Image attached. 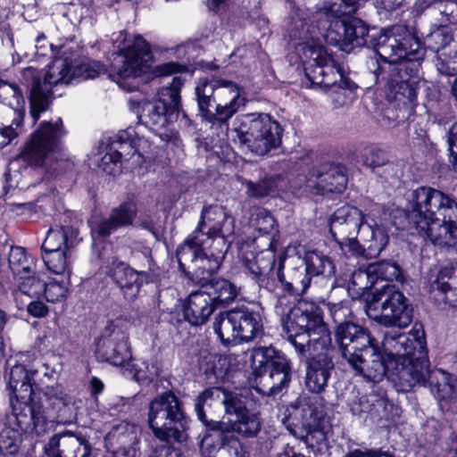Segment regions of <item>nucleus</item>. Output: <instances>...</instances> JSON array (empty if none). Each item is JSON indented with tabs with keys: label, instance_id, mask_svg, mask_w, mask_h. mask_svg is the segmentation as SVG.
Wrapping results in <instances>:
<instances>
[{
	"label": "nucleus",
	"instance_id": "f257e3e1",
	"mask_svg": "<svg viewBox=\"0 0 457 457\" xmlns=\"http://www.w3.org/2000/svg\"><path fill=\"white\" fill-rule=\"evenodd\" d=\"M287 340L301 361L306 364L305 386L312 393L322 392L328 385L334 362L330 331L320 310L314 306L289 307L284 322Z\"/></svg>",
	"mask_w": 457,
	"mask_h": 457
},
{
	"label": "nucleus",
	"instance_id": "f03ea898",
	"mask_svg": "<svg viewBox=\"0 0 457 457\" xmlns=\"http://www.w3.org/2000/svg\"><path fill=\"white\" fill-rule=\"evenodd\" d=\"M375 41V51L383 62L370 58L367 62L368 69L376 81L380 77L386 81L398 107H403L410 115L416 105L417 87L416 82L408 76V67L403 61L419 62L423 59L425 51L420 41L402 25L382 32Z\"/></svg>",
	"mask_w": 457,
	"mask_h": 457
},
{
	"label": "nucleus",
	"instance_id": "7ed1b4c3",
	"mask_svg": "<svg viewBox=\"0 0 457 457\" xmlns=\"http://www.w3.org/2000/svg\"><path fill=\"white\" fill-rule=\"evenodd\" d=\"M253 395L249 390L229 392L220 387L203 391L195 400L198 420L208 428L201 444L203 449L212 447V434L220 430L235 431L241 438L256 437L262 430L261 412L252 408Z\"/></svg>",
	"mask_w": 457,
	"mask_h": 457
},
{
	"label": "nucleus",
	"instance_id": "20e7f679",
	"mask_svg": "<svg viewBox=\"0 0 457 457\" xmlns=\"http://www.w3.org/2000/svg\"><path fill=\"white\" fill-rule=\"evenodd\" d=\"M409 202L411 219L434 245L457 246V202L429 187L413 190Z\"/></svg>",
	"mask_w": 457,
	"mask_h": 457
},
{
	"label": "nucleus",
	"instance_id": "39448f33",
	"mask_svg": "<svg viewBox=\"0 0 457 457\" xmlns=\"http://www.w3.org/2000/svg\"><path fill=\"white\" fill-rule=\"evenodd\" d=\"M382 348L395 363V380L399 390L410 391L426 380L428 359L423 329L414 328L409 333L387 331Z\"/></svg>",
	"mask_w": 457,
	"mask_h": 457
},
{
	"label": "nucleus",
	"instance_id": "423d86ee",
	"mask_svg": "<svg viewBox=\"0 0 457 457\" xmlns=\"http://www.w3.org/2000/svg\"><path fill=\"white\" fill-rule=\"evenodd\" d=\"M79 403L75 397L67 395L59 384L46 386L39 394L37 402L31 405H14V414L18 427L25 432L43 435L48 422H72L77 418Z\"/></svg>",
	"mask_w": 457,
	"mask_h": 457
},
{
	"label": "nucleus",
	"instance_id": "0eeeda50",
	"mask_svg": "<svg viewBox=\"0 0 457 457\" xmlns=\"http://www.w3.org/2000/svg\"><path fill=\"white\" fill-rule=\"evenodd\" d=\"M369 331L360 325L342 326L337 335L341 357L358 374L378 382L386 370L381 352Z\"/></svg>",
	"mask_w": 457,
	"mask_h": 457
},
{
	"label": "nucleus",
	"instance_id": "6e6552de",
	"mask_svg": "<svg viewBox=\"0 0 457 457\" xmlns=\"http://www.w3.org/2000/svg\"><path fill=\"white\" fill-rule=\"evenodd\" d=\"M120 54L113 66L112 79L127 91L136 87L127 85L126 81L139 78L149 71L155 77L168 76L180 72L183 67L176 62H165L153 68L154 55L149 45L141 36L125 38L119 46Z\"/></svg>",
	"mask_w": 457,
	"mask_h": 457
},
{
	"label": "nucleus",
	"instance_id": "1a4fd4ad",
	"mask_svg": "<svg viewBox=\"0 0 457 457\" xmlns=\"http://www.w3.org/2000/svg\"><path fill=\"white\" fill-rule=\"evenodd\" d=\"M62 120L58 118L54 121H42L32 132L22 151L15 162L25 166H46L54 160L58 173L71 171L74 162L69 159H58L63 150V138L67 135Z\"/></svg>",
	"mask_w": 457,
	"mask_h": 457
},
{
	"label": "nucleus",
	"instance_id": "9d476101",
	"mask_svg": "<svg viewBox=\"0 0 457 457\" xmlns=\"http://www.w3.org/2000/svg\"><path fill=\"white\" fill-rule=\"evenodd\" d=\"M282 133V127L270 114L250 112L237 116L232 128L224 134L235 144L264 155L280 145Z\"/></svg>",
	"mask_w": 457,
	"mask_h": 457
},
{
	"label": "nucleus",
	"instance_id": "9b49d317",
	"mask_svg": "<svg viewBox=\"0 0 457 457\" xmlns=\"http://www.w3.org/2000/svg\"><path fill=\"white\" fill-rule=\"evenodd\" d=\"M73 61L66 56L55 58L44 75L32 66L21 70L20 82L29 88L30 115L36 122L52 101V87L71 83L74 79Z\"/></svg>",
	"mask_w": 457,
	"mask_h": 457
},
{
	"label": "nucleus",
	"instance_id": "f8f14e48",
	"mask_svg": "<svg viewBox=\"0 0 457 457\" xmlns=\"http://www.w3.org/2000/svg\"><path fill=\"white\" fill-rule=\"evenodd\" d=\"M148 423L154 436L162 442H183L187 438V418L172 392H165L150 402Z\"/></svg>",
	"mask_w": 457,
	"mask_h": 457
},
{
	"label": "nucleus",
	"instance_id": "ddd939ff",
	"mask_svg": "<svg viewBox=\"0 0 457 457\" xmlns=\"http://www.w3.org/2000/svg\"><path fill=\"white\" fill-rule=\"evenodd\" d=\"M256 384L259 392L265 395H275L287 387L291 381V362L273 347H259L254 350Z\"/></svg>",
	"mask_w": 457,
	"mask_h": 457
},
{
	"label": "nucleus",
	"instance_id": "4468645a",
	"mask_svg": "<svg viewBox=\"0 0 457 457\" xmlns=\"http://www.w3.org/2000/svg\"><path fill=\"white\" fill-rule=\"evenodd\" d=\"M313 33L314 27H312L311 30L310 26L300 18H293V28L289 33L290 40H299L294 46L295 51L303 52L305 59L307 57L315 58L320 63H325L324 79L320 87L328 91L337 87L338 84H342L345 80H348V79L344 77L340 67L328 54L325 48L314 41Z\"/></svg>",
	"mask_w": 457,
	"mask_h": 457
},
{
	"label": "nucleus",
	"instance_id": "2eb2a0df",
	"mask_svg": "<svg viewBox=\"0 0 457 457\" xmlns=\"http://www.w3.org/2000/svg\"><path fill=\"white\" fill-rule=\"evenodd\" d=\"M215 237L208 233V229L199 220L195 229L187 236L185 241L177 249V258L179 265L182 270L187 268L193 270L197 276H202L204 279V273L208 275L214 271H209L202 267L208 265L205 262H210L212 258L211 251H216Z\"/></svg>",
	"mask_w": 457,
	"mask_h": 457
},
{
	"label": "nucleus",
	"instance_id": "dca6fc26",
	"mask_svg": "<svg viewBox=\"0 0 457 457\" xmlns=\"http://www.w3.org/2000/svg\"><path fill=\"white\" fill-rule=\"evenodd\" d=\"M380 312L371 304L367 309L368 316L386 327L407 328L412 321L413 308L408 298L394 286L383 287L380 295Z\"/></svg>",
	"mask_w": 457,
	"mask_h": 457
},
{
	"label": "nucleus",
	"instance_id": "f3484780",
	"mask_svg": "<svg viewBox=\"0 0 457 457\" xmlns=\"http://www.w3.org/2000/svg\"><path fill=\"white\" fill-rule=\"evenodd\" d=\"M200 221L215 237L216 251H211L212 260L202 267L209 271H217L228 251L226 237L234 233V218L220 205H211L202 211Z\"/></svg>",
	"mask_w": 457,
	"mask_h": 457
},
{
	"label": "nucleus",
	"instance_id": "a211bd4d",
	"mask_svg": "<svg viewBox=\"0 0 457 457\" xmlns=\"http://www.w3.org/2000/svg\"><path fill=\"white\" fill-rule=\"evenodd\" d=\"M183 80L174 77L169 87H164L158 92V99L146 103L140 116L143 123L153 130L164 128L179 112L180 107V89Z\"/></svg>",
	"mask_w": 457,
	"mask_h": 457
},
{
	"label": "nucleus",
	"instance_id": "6ab92c4d",
	"mask_svg": "<svg viewBox=\"0 0 457 457\" xmlns=\"http://www.w3.org/2000/svg\"><path fill=\"white\" fill-rule=\"evenodd\" d=\"M363 221L362 212L354 206L345 205L338 208L333 214L329 230L334 239L341 245L347 246L352 252L359 251V241L356 236L361 232Z\"/></svg>",
	"mask_w": 457,
	"mask_h": 457
},
{
	"label": "nucleus",
	"instance_id": "aec40b11",
	"mask_svg": "<svg viewBox=\"0 0 457 457\" xmlns=\"http://www.w3.org/2000/svg\"><path fill=\"white\" fill-rule=\"evenodd\" d=\"M216 88V115L218 116L219 130L228 132V121L245 104L242 96L243 89L235 82L223 79H215Z\"/></svg>",
	"mask_w": 457,
	"mask_h": 457
},
{
	"label": "nucleus",
	"instance_id": "412c9836",
	"mask_svg": "<svg viewBox=\"0 0 457 457\" xmlns=\"http://www.w3.org/2000/svg\"><path fill=\"white\" fill-rule=\"evenodd\" d=\"M37 370L27 369L21 363L14 364L5 375L8 389L11 391L10 407L11 420L18 426V421L14 414V405L26 404L31 405L33 402H37L36 396L32 397V380Z\"/></svg>",
	"mask_w": 457,
	"mask_h": 457
},
{
	"label": "nucleus",
	"instance_id": "4be33fe9",
	"mask_svg": "<svg viewBox=\"0 0 457 457\" xmlns=\"http://www.w3.org/2000/svg\"><path fill=\"white\" fill-rule=\"evenodd\" d=\"M96 354L112 365H123L131 358L127 334L112 324L108 325L97 341Z\"/></svg>",
	"mask_w": 457,
	"mask_h": 457
},
{
	"label": "nucleus",
	"instance_id": "5701e85b",
	"mask_svg": "<svg viewBox=\"0 0 457 457\" xmlns=\"http://www.w3.org/2000/svg\"><path fill=\"white\" fill-rule=\"evenodd\" d=\"M104 272L120 288L124 298L133 301L138 295L146 273L138 272L126 262L112 257L104 266Z\"/></svg>",
	"mask_w": 457,
	"mask_h": 457
},
{
	"label": "nucleus",
	"instance_id": "b1692460",
	"mask_svg": "<svg viewBox=\"0 0 457 457\" xmlns=\"http://www.w3.org/2000/svg\"><path fill=\"white\" fill-rule=\"evenodd\" d=\"M45 451L47 457H90L92 447L82 435L67 431L53 436Z\"/></svg>",
	"mask_w": 457,
	"mask_h": 457
},
{
	"label": "nucleus",
	"instance_id": "393cba45",
	"mask_svg": "<svg viewBox=\"0 0 457 457\" xmlns=\"http://www.w3.org/2000/svg\"><path fill=\"white\" fill-rule=\"evenodd\" d=\"M347 184L345 168L340 165L324 163L313 170L308 179V187L316 194L341 193Z\"/></svg>",
	"mask_w": 457,
	"mask_h": 457
},
{
	"label": "nucleus",
	"instance_id": "a878e982",
	"mask_svg": "<svg viewBox=\"0 0 457 457\" xmlns=\"http://www.w3.org/2000/svg\"><path fill=\"white\" fill-rule=\"evenodd\" d=\"M292 416L295 420H299L304 430V434L299 436L301 439L307 438L312 433L320 432L323 414L316 397H299L293 405Z\"/></svg>",
	"mask_w": 457,
	"mask_h": 457
},
{
	"label": "nucleus",
	"instance_id": "bb28decb",
	"mask_svg": "<svg viewBox=\"0 0 457 457\" xmlns=\"http://www.w3.org/2000/svg\"><path fill=\"white\" fill-rule=\"evenodd\" d=\"M217 85L214 78L200 79L195 87V100L199 114L202 120L210 124L211 129H219L218 116L216 115V108L214 111L211 109L214 104H217L216 88Z\"/></svg>",
	"mask_w": 457,
	"mask_h": 457
},
{
	"label": "nucleus",
	"instance_id": "cd10ccee",
	"mask_svg": "<svg viewBox=\"0 0 457 457\" xmlns=\"http://www.w3.org/2000/svg\"><path fill=\"white\" fill-rule=\"evenodd\" d=\"M214 308L212 298L202 286L187 298L183 309L184 317L192 325H202L207 321Z\"/></svg>",
	"mask_w": 457,
	"mask_h": 457
},
{
	"label": "nucleus",
	"instance_id": "c85d7f7f",
	"mask_svg": "<svg viewBox=\"0 0 457 457\" xmlns=\"http://www.w3.org/2000/svg\"><path fill=\"white\" fill-rule=\"evenodd\" d=\"M283 262L284 260L281 259L278 263L277 271L278 279L285 286V288L289 293L297 295L304 294L312 279L303 262L300 261L299 265L288 269L286 273L283 271Z\"/></svg>",
	"mask_w": 457,
	"mask_h": 457
},
{
	"label": "nucleus",
	"instance_id": "c756f323",
	"mask_svg": "<svg viewBox=\"0 0 457 457\" xmlns=\"http://www.w3.org/2000/svg\"><path fill=\"white\" fill-rule=\"evenodd\" d=\"M202 286L215 306H227L237 301L241 294V287L221 278H212Z\"/></svg>",
	"mask_w": 457,
	"mask_h": 457
},
{
	"label": "nucleus",
	"instance_id": "7c9ffc66",
	"mask_svg": "<svg viewBox=\"0 0 457 457\" xmlns=\"http://www.w3.org/2000/svg\"><path fill=\"white\" fill-rule=\"evenodd\" d=\"M359 236L361 245L359 243V251L353 253H363L365 256L370 258L377 257L388 242V236L381 228L369 223L362 225L361 232Z\"/></svg>",
	"mask_w": 457,
	"mask_h": 457
},
{
	"label": "nucleus",
	"instance_id": "2f4dec72",
	"mask_svg": "<svg viewBox=\"0 0 457 457\" xmlns=\"http://www.w3.org/2000/svg\"><path fill=\"white\" fill-rule=\"evenodd\" d=\"M129 131H121L116 136V140L109 146L108 151L104 154L99 162V168L107 174L114 175L120 171L122 152L125 147L132 145Z\"/></svg>",
	"mask_w": 457,
	"mask_h": 457
},
{
	"label": "nucleus",
	"instance_id": "473e14b6",
	"mask_svg": "<svg viewBox=\"0 0 457 457\" xmlns=\"http://www.w3.org/2000/svg\"><path fill=\"white\" fill-rule=\"evenodd\" d=\"M238 342L253 340L262 330V325L259 313L246 307L235 308Z\"/></svg>",
	"mask_w": 457,
	"mask_h": 457
},
{
	"label": "nucleus",
	"instance_id": "72a5a7b5",
	"mask_svg": "<svg viewBox=\"0 0 457 457\" xmlns=\"http://www.w3.org/2000/svg\"><path fill=\"white\" fill-rule=\"evenodd\" d=\"M78 236V230L71 226H55L51 228L42 244L43 252L68 250L72 247Z\"/></svg>",
	"mask_w": 457,
	"mask_h": 457
},
{
	"label": "nucleus",
	"instance_id": "f704fd0d",
	"mask_svg": "<svg viewBox=\"0 0 457 457\" xmlns=\"http://www.w3.org/2000/svg\"><path fill=\"white\" fill-rule=\"evenodd\" d=\"M236 310L221 312L214 318L212 327L215 334L224 345H230L238 343L236 323Z\"/></svg>",
	"mask_w": 457,
	"mask_h": 457
},
{
	"label": "nucleus",
	"instance_id": "c9c22d12",
	"mask_svg": "<svg viewBox=\"0 0 457 457\" xmlns=\"http://www.w3.org/2000/svg\"><path fill=\"white\" fill-rule=\"evenodd\" d=\"M427 382L429 384L431 393L438 402L448 401L453 397L454 386L449 373L442 370H430L428 369L426 380L419 385L424 386Z\"/></svg>",
	"mask_w": 457,
	"mask_h": 457
},
{
	"label": "nucleus",
	"instance_id": "e433bc0d",
	"mask_svg": "<svg viewBox=\"0 0 457 457\" xmlns=\"http://www.w3.org/2000/svg\"><path fill=\"white\" fill-rule=\"evenodd\" d=\"M270 247L271 243L270 242L269 248L261 251L253 260L245 261V267L259 282H263L273 271L276 263V254Z\"/></svg>",
	"mask_w": 457,
	"mask_h": 457
},
{
	"label": "nucleus",
	"instance_id": "4c0bfd02",
	"mask_svg": "<svg viewBox=\"0 0 457 457\" xmlns=\"http://www.w3.org/2000/svg\"><path fill=\"white\" fill-rule=\"evenodd\" d=\"M220 441L214 457H249L246 446L240 440V436H236L235 431L220 430L215 432Z\"/></svg>",
	"mask_w": 457,
	"mask_h": 457
},
{
	"label": "nucleus",
	"instance_id": "58836bf2",
	"mask_svg": "<svg viewBox=\"0 0 457 457\" xmlns=\"http://www.w3.org/2000/svg\"><path fill=\"white\" fill-rule=\"evenodd\" d=\"M433 287L445 295V302L453 307H457V265L442 268L434 281Z\"/></svg>",
	"mask_w": 457,
	"mask_h": 457
},
{
	"label": "nucleus",
	"instance_id": "ea45409f",
	"mask_svg": "<svg viewBox=\"0 0 457 457\" xmlns=\"http://www.w3.org/2000/svg\"><path fill=\"white\" fill-rule=\"evenodd\" d=\"M14 279L16 289L13 295L17 303L21 302L22 296L37 298L43 294L44 281L36 277L33 270L31 273L20 275Z\"/></svg>",
	"mask_w": 457,
	"mask_h": 457
},
{
	"label": "nucleus",
	"instance_id": "a19ab883",
	"mask_svg": "<svg viewBox=\"0 0 457 457\" xmlns=\"http://www.w3.org/2000/svg\"><path fill=\"white\" fill-rule=\"evenodd\" d=\"M303 262L312 279L320 276L330 277L335 272L331 260L320 252H308Z\"/></svg>",
	"mask_w": 457,
	"mask_h": 457
},
{
	"label": "nucleus",
	"instance_id": "79ce46f5",
	"mask_svg": "<svg viewBox=\"0 0 457 457\" xmlns=\"http://www.w3.org/2000/svg\"><path fill=\"white\" fill-rule=\"evenodd\" d=\"M337 23H340V27L343 29L345 41L356 46L367 44L366 37L369 35V29L361 19L348 18L338 21Z\"/></svg>",
	"mask_w": 457,
	"mask_h": 457
},
{
	"label": "nucleus",
	"instance_id": "37998d69",
	"mask_svg": "<svg viewBox=\"0 0 457 457\" xmlns=\"http://www.w3.org/2000/svg\"><path fill=\"white\" fill-rule=\"evenodd\" d=\"M9 423L13 427L10 429H4L0 433V453L4 456H13L18 453L21 445V436L20 432L22 430L11 420L9 416ZM23 433H26L23 431ZM30 434L29 432H27Z\"/></svg>",
	"mask_w": 457,
	"mask_h": 457
},
{
	"label": "nucleus",
	"instance_id": "c03bdc74",
	"mask_svg": "<svg viewBox=\"0 0 457 457\" xmlns=\"http://www.w3.org/2000/svg\"><path fill=\"white\" fill-rule=\"evenodd\" d=\"M370 272L374 273L376 282L378 279L386 281H403L402 270L395 262L380 261L370 263Z\"/></svg>",
	"mask_w": 457,
	"mask_h": 457
},
{
	"label": "nucleus",
	"instance_id": "a18cd8bd",
	"mask_svg": "<svg viewBox=\"0 0 457 457\" xmlns=\"http://www.w3.org/2000/svg\"><path fill=\"white\" fill-rule=\"evenodd\" d=\"M249 226L261 235H271L275 231V220L269 211L253 207L250 210Z\"/></svg>",
	"mask_w": 457,
	"mask_h": 457
},
{
	"label": "nucleus",
	"instance_id": "49530a36",
	"mask_svg": "<svg viewBox=\"0 0 457 457\" xmlns=\"http://www.w3.org/2000/svg\"><path fill=\"white\" fill-rule=\"evenodd\" d=\"M8 263L13 274V278L22 274L31 273L32 261L27 255L25 249L21 246L11 247Z\"/></svg>",
	"mask_w": 457,
	"mask_h": 457
},
{
	"label": "nucleus",
	"instance_id": "de8ad7c7",
	"mask_svg": "<svg viewBox=\"0 0 457 457\" xmlns=\"http://www.w3.org/2000/svg\"><path fill=\"white\" fill-rule=\"evenodd\" d=\"M137 213L135 202L128 200L121 203L119 206L112 208L109 214L120 228L133 225Z\"/></svg>",
	"mask_w": 457,
	"mask_h": 457
},
{
	"label": "nucleus",
	"instance_id": "09e8293b",
	"mask_svg": "<svg viewBox=\"0 0 457 457\" xmlns=\"http://www.w3.org/2000/svg\"><path fill=\"white\" fill-rule=\"evenodd\" d=\"M374 273L370 272V264L366 269H358L352 273L349 281V289H353L358 295L372 287L376 284Z\"/></svg>",
	"mask_w": 457,
	"mask_h": 457
},
{
	"label": "nucleus",
	"instance_id": "8fccbe9b",
	"mask_svg": "<svg viewBox=\"0 0 457 457\" xmlns=\"http://www.w3.org/2000/svg\"><path fill=\"white\" fill-rule=\"evenodd\" d=\"M299 58L304 63L305 75L310 83L313 86L321 87L325 73V63H320L315 58H304L303 52L296 51Z\"/></svg>",
	"mask_w": 457,
	"mask_h": 457
},
{
	"label": "nucleus",
	"instance_id": "3c124183",
	"mask_svg": "<svg viewBox=\"0 0 457 457\" xmlns=\"http://www.w3.org/2000/svg\"><path fill=\"white\" fill-rule=\"evenodd\" d=\"M68 250L44 252L43 260L47 268L56 274H62L68 270Z\"/></svg>",
	"mask_w": 457,
	"mask_h": 457
},
{
	"label": "nucleus",
	"instance_id": "603ef678",
	"mask_svg": "<svg viewBox=\"0 0 457 457\" xmlns=\"http://www.w3.org/2000/svg\"><path fill=\"white\" fill-rule=\"evenodd\" d=\"M353 88L354 84L348 79L328 90L335 107H341L351 103L354 97Z\"/></svg>",
	"mask_w": 457,
	"mask_h": 457
},
{
	"label": "nucleus",
	"instance_id": "864d4df0",
	"mask_svg": "<svg viewBox=\"0 0 457 457\" xmlns=\"http://www.w3.org/2000/svg\"><path fill=\"white\" fill-rule=\"evenodd\" d=\"M453 39L446 28H437L426 37L428 47L433 52H438L445 48Z\"/></svg>",
	"mask_w": 457,
	"mask_h": 457
},
{
	"label": "nucleus",
	"instance_id": "5fc2aeb1",
	"mask_svg": "<svg viewBox=\"0 0 457 457\" xmlns=\"http://www.w3.org/2000/svg\"><path fill=\"white\" fill-rule=\"evenodd\" d=\"M90 227L92 236L97 238L108 237L119 228L110 214L99 220L92 221Z\"/></svg>",
	"mask_w": 457,
	"mask_h": 457
},
{
	"label": "nucleus",
	"instance_id": "6e6d98bb",
	"mask_svg": "<svg viewBox=\"0 0 457 457\" xmlns=\"http://www.w3.org/2000/svg\"><path fill=\"white\" fill-rule=\"evenodd\" d=\"M244 185L245 187V193L249 197L261 198L270 193L273 182L270 179H263L256 183L245 180Z\"/></svg>",
	"mask_w": 457,
	"mask_h": 457
},
{
	"label": "nucleus",
	"instance_id": "4d7b16f0",
	"mask_svg": "<svg viewBox=\"0 0 457 457\" xmlns=\"http://www.w3.org/2000/svg\"><path fill=\"white\" fill-rule=\"evenodd\" d=\"M43 294L47 302H61L66 297L67 287L63 283L57 281H51L47 284L44 282Z\"/></svg>",
	"mask_w": 457,
	"mask_h": 457
},
{
	"label": "nucleus",
	"instance_id": "13d9d810",
	"mask_svg": "<svg viewBox=\"0 0 457 457\" xmlns=\"http://www.w3.org/2000/svg\"><path fill=\"white\" fill-rule=\"evenodd\" d=\"M73 76L75 79H94L96 77L101 70L102 67L96 63V62H73Z\"/></svg>",
	"mask_w": 457,
	"mask_h": 457
},
{
	"label": "nucleus",
	"instance_id": "bf43d9fd",
	"mask_svg": "<svg viewBox=\"0 0 457 457\" xmlns=\"http://www.w3.org/2000/svg\"><path fill=\"white\" fill-rule=\"evenodd\" d=\"M329 312L336 323H337V329L335 331V341L337 342V335L339 328L345 325H356L353 322L345 321L346 316L350 313L349 309L344 306L342 303H334L329 307Z\"/></svg>",
	"mask_w": 457,
	"mask_h": 457
},
{
	"label": "nucleus",
	"instance_id": "052dcab7",
	"mask_svg": "<svg viewBox=\"0 0 457 457\" xmlns=\"http://www.w3.org/2000/svg\"><path fill=\"white\" fill-rule=\"evenodd\" d=\"M135 367V377L137 379H153L158 375V368L153 364L148 363L145 361H141L136 364Z\"/></svg>",
	"mask_w": 457,
	"mask_h": 457
},
{
	"label": "nucleus",
	"instance_id": "680f3d73",
	"mask_svg": "<svg viewBox=\"0 0 457 457\" xmlns=\"http://www.w3.org/2000/svg\"><path fill=\"white\" fill-rule=\"evenodd\" d=\"M446 141L450 156L452 158L451 162L454 170L457 172V122L450 128Z\"/></svg>",
	"mask_w": 457,
	"mask_h": 457
},
{
	"label": "nucleus",
	"instance_id": "e2e57ef3",
	"mask_svg": "<svg viewBox=\"0 0 457 457\" xmlns=\"http://www.w3.org/2000/svg\"><path fill=\"white\" fill-rule=\"evenodd\" d=\"M19 303L21 304L20 308L26 306L28 312L34 317L42 318L48 313L47 306L41 301H31L27 303L21 299V302Z\"/></svg>",
	"mask_w": 457,
	"mask_h": 457
},
{
	"label": "nucleus",
	"instance_id": "0e129e2a",
	"mask_svg": "<svg viewBox=\"0 0 457 457\" xmlns=\"http://www.w3.org/2000/svg\"><path fill=\"white\" fill-rule=\"evenodd\" d=\"M345 457H395L392 453L388 452H385L382 450L377 449H369V450H353L347 453Z\"/></svg>",
	"mask_w": 457,
	"mask_h": 457
},
{
	"label": "nucleus",
	"instance_id": "69168bd1",
	"mask_svg": "<svg viewBox=\"0 0 457 457\" xmlns=\"http://www.w3.org/2000/svg\"><path fill=\"white\" fill-rule=\"evenodd\" d=\"M13 121L10 125H4L0 129V147L7 145L14 137L18 136L17 129L13 128Z\"/></svg>",
	"mask_w": 457,
	"mask_h": 457
},
{
	"label": "nucleus",
	"instance_id": "338daca9",
	"mask_svg": "<svg viewBox=\"0 0 457 457\" xmlns=\"http://www.w3.org/2000/svg\"><path fill=\"white\" fill-rule=\"evenodd\" d=\"M50 46V45L46 44V36L44 33L39 34L36 38V46L37 48V54L38 55H46L47 54V48Z\"/></svg>",
	"mask_w": 457,
	"mask_h": 457
},
{
	"label": "nucleus",
	"instance_id": "774afa93",
	"mask_svg": "<svg viewBox=\"0 0 457 457\" xmlns=\"http://www.w3.org/2000/svg\"><path fill=\"white\" fill-rule=\"evenodd\" d=\"M446 457H457V434H453L450 437L447 448L445 450Z\"/></svg>",
	"mask_w": 457,
	"mask_h": 457
}]
</instances>
